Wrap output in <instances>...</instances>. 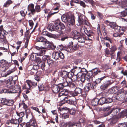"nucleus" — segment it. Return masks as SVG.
<instances>
[{
	"label": "nucleus",
	"mask_w": 127,
	"mask_h": 127,
	"mask_svg": "<svg viewBox=\"0 0 127 127\" xmlns=\"http://www.w3.org/2000/svg\"><path fill=\"white\" fill-rule=\"evenodd\" d=\"M111 84L109 83H104L101 86L100 88L101 89L103 90L107 89V87Z\"/></svg>",
	"instance_id": "c85d7f7f"
},
{
	"label": "nucleus",
	"mask_w": 127,
	"mask_h": 127,
	"mask_svg": "<svg viewBox=\"0 0 127 127\" xmlns=\"http://www.w3.org/2000/svg\"><path fill=\"white\" fill-rule=\"evenodd\" d=\"M14 71L15 70L14 69H12L11 70H9L5 73L4 75L3 76V77H6L7 75L14 72Z\"/></svg>",
	"instance_id": "c9c22d12"
},
{
	"label": "nucleus",
	"mask_w": 127,
	"mask_h": 127,
	"mask_svg": "<svg viewBox=\"0 0 127 127\" xmlns=\"http://www.w3.org/2000/svg\"><path fill=\"white\" fill-rule=\"evenodd\" d=\"M29 25L31 27V29L32 28L33 26L34 25V23L33 22L32 20H29L28 21Z\"/></svg>",
	"instance_id": "5fc2aeb1"
},
{
	"label": "nucleus",
	"mask_w": 127,
	"mask_h": 127,
	"mask_svg": "<svg viewBox=\"0 0 127 127\" xmlns=\"http://www.w3.org/2000/svg\"><path fill=\"white\" fill-rule=\"evenodd\" d=\"M10 92L11 91H9V90L5 89H3L1 91V92H3L5 93H6L7 92Z\"/></svg>",
	"instance_id": "774afa93"
},
{
	"label": "nucleus",
	"mask_w": 127,
	"mask_h": 127,
	"mask_svg": "<svg viewBox=\"0 0 127 127\" xmlns=\"http://www.w3.org/2000/svg\"><path fill=\"white\" fill-rule=\"evenodd\" d=\"M38 87L39 91H42L44 90L45 88L44 85L42 84H39Z\"/></svg>",
	"instance_id": "a19ab883"
},
{
	"label": "nucleus",
	"mask_w": 127,
	"mask_h": 127,
	"mask_svg": "<svg viewBox=\"0 0 127 127\" xmlns=\"http://www.w3.org/2000/svg\"><path fill=\"white\" fill-rule=\"evenodd\" d=\"M56 95H58V97H71V96L75 97L76 96L74 92H68L67 90H63L59 93H56Z\"/></svg>",
	"instance_id": "20e7f679"
},
{
	"label": "nucleus",
	"mask_w": 127,
	"mask_h": 127,
	"mask_svg": "<svg viewBox=\"0 0 127 127\" xmlns=\"http://www.w3.org/2000/svg\"><path fill=\"white\" fill-rule=\"evenodd\" d=\"M76 124L74 123H66L64 127H76L75 125Z\"/></svg>",
	"instance_id": "e433bc0d"
},
{
	"label": "nucleus",
	"mask_w": 127,
	"mask_h": 127,
	"mask_svg": "<svg viewBox=\"0 0 127 127\" xmlns=\"http://www.w3.org/2000/svg\"><path fill=\"white\" fill-rule=\"evenodd\" d=\"M47 39L42 36H40L37 37L36 39L37 42H44L45 43Z\"/></svg>",
	"instance_id": "7c9ffc66"
},
{
	"label": "nucleus",
	"mask_w": 127,
	"mask_h": 127,
	"mask_svg": "<svg viewBox=\"0 0 127 127\" xmlns=\"http://www.w3.org/2000/svg\"><path fill=\"white\" fill-rule=\"evenodd\" d=\"M16 114L17 116H19L20 118H22V117H23L25 115L24 112H23L19 113H18L17 112H16Z\"/></svg>",
	"instance_id": "a18cd8bd"
},
{
	"label": "nucleus",
	"mask_w": 127,
	"mask_h": 127,
	"mask_svg": "<svg viewBox=\"0 0 127 127\" xmlns=\"http://www.w3.org/2000/svg\"><path fill=\"white\" fill-rule=\"evenodd\" d=\"M67 74H68V72L65 71H63L62 72H59V74L61 75L62 76L60 77L58 79H57L56 80V81H58L60 79H62L63 77H67Z\"/></svg>",
	"instance_id": "6ab92c4d"
},
{
	"label": "nucleus",
	"mask_w": 127,
	"mask_h": 127,
	"mask_svg": "<svg viewBox=\"0 0 127 127\" xmlns=\"http://www.w3.org/2000/svg\"><path fill=\"white\" fill-rule=\"evenodd\" d=\"M124 91V89H122L119 90L117 95L115 97V99L116 100H119V99H120L121 98H123L122 97H120V96H121L122 94H123Z\"/></svg>",
	"instance_id": "4be33fe9"
},
{
	"label": "nucleus",
	"mask_w": 127,
	"mask_h": 127,
	"mask_svg": "<svg viewBox=\"0 0 127 127\" xmlns=\"http://www.w3.org/2000/svg\"><path fill=\"white\" fill-rule=\"evenodd\" d=\"M28 10L31 11L32 14L33 15L35 13V9H34V5L33 3H30L28 6Z\"/></svg>",
	"instance_id": "2eb2a0df"
},
{
	"label": "nucleus",
	"mask_w": 127,
	"mask_h": 127,
	"mask_svg": "<svg viewBox=\"0 0 127 127\" xmlns=\"http://www.w3.org/2000/svg\"><path fill=\"white\" fill-rule=\"evenodd\" d=\"M104 40L109 41L110 43H112V41L108 37H105L104 38Z\"/></svg>",
	"instance_id": "338daca9"
},
{
	"label": "nucleus",
	"mask_w": 127,
	"mask_h": 127,
	"mask_svg": "<svg viewBox=\"0 0 127 127\" xmlns=\"http://www.w3.org/2000/svg\"><path fill=\"white\" fill-rule=\"evenodd\" d=\"M47 29L49 31H55L56 29V26H54L53 25L49 24L47 27Z\"/></svg>",
	"instance_id": "c756f323"
},
{
	"label": "nucleus",
	"mask_w": 127,
	"mask_h": 127,
	"mask_svg": "<svg viewBox=\"0 0 127 127\" xmlns=\"http://www.w3.org/2000/svg\"><path fill=\"white\" fill-rule=\"evenodd\" d=\"M78 26L85 25L88 26L90 25L89 23L87 21V19L84 15H80L78 17Z\"/></svg>",
	"instance_id": "39448f33"
},
{
	"label": "nucleus",
	"mask_w": 127,
	"mask_h": 127,
	"mask_svg": "<svg viewBox=\"0 0 127 127\" xmlns=\"http://www.w3.org/2000/svg\"><path fill=\"white\" fill-rule=\"evenodd\" d=\"M27 83L29 87V89H30L31 87H35L37 86V84L36 82L33 81L31 80H27Z\"/></svg>",
	"instance_id": "dca6fc26"
},
{
	"label": "nucleus",
	"mask_w": 127,
	"mask_h": 127,
	"mask_svg": "<svg viewBox=\"0 0 127 127\" xmlns=\"http://www.w3.org/2000/svg\"><path fill=\"white\" fill-rule=\"evenodd\" d=\"M82 89L79 88H76L74 90V94L76 96L78 94L82 93Z\"/></svg>",
	"instance_id": "a878e982"
},
{
	"label": "nucleus",
	"mask_w": 127,
	"mask_h": 127,
	"mask_svg": "<svg viewBox=\"0 0 127 127\" xmlns=\"http://www.w3.org/2000/svg\"><path fill=\"white\" fill-rule=\"evenodd\" d=\"M94 88L93 85L91 83H89L86 84L84 89L86 91H87Z\"/></svg>",
	"instance_id": "a211bd4d"
},
{
	"label": "nucleus",
	"mask_w": 127,
	"mask_h": 127,
	"mask_svg": "<svg viewBox=\"0 0 127 127\" xmlns=\"http://www.w3.org/2000/svg\"><path fill=\"white\" fill-rule=\"evenodd\" d=\"M28 112L27 110V111L25 110V112L26 113V118H28V116L30 115V114H31V112L30 110H28Z\"/></svg>",
	"instance_id": "69168bd1"
},
{
	"label": "nucleus",
	"mask_w": 127,
	"mask_h": 127,
	"mask_svg": "<svg viewBox=\"0 0 127 127\" xmlns=\"http://www.w3.org/2000/svg\"><path fill=\"white\" fill-rule=\"evenodd\" d=\"M1 102L3 105L9 106H12L14 104V101L12 99L2 98Z\"/></svg>",
	"instance_id": "1a4fd4ad"
},
{
	"label": "nucleus",
	"mask_w": 127,
	"mask_h": 127,
	"mask_svg": "<svg viewBox=\"0 0 127 127\" xmlns=\"http://www.w3.org/2000/svg\"><path fill=\"white\" fill-rule=\"evenodd\" d=\"M101 81L99 78L96 79L93 85H94V86H95L97 84L100 83Z\"/></svg>",
	"instance_id": "603ef678"
},
{
	"label": "nucleus",
	"mask_w": 127,
	"mask_h": 127,
	"mask_svg": "<svg viewBox=\"0 0 127 127\" xmlns=\"http://www.w3.org/2000/svg\"><path fill=\"white\" fill-rule=\"evenodd\" d=\"M80 68H81V67H78L77 66H75L72 69V73H76L77 74V73H78L79 72H80Z\"/></svg>",
	"instance_id": "5701e85b"
},
{
	"label": "nucleus",
	"mask_w": 127,
	"mask_h": 127,
	"mask_svg": "<svg viewBox=\"0 0 127 127\" xmlns=\"http://www.w3.org/2000/svg\"><path fill=\"white\" fill-rule=\"evenodd\" d=\"M125 10L121 12V16L124 17L127 15V8H125Z\"/></svg>",
	"instance_id": "79ce46f5"
},
{
	"label": "nucleus",
	"mask_w": 127,
	"mask_h": 127,
	"mask_svg": "<svg viewBox=\"0 0 127 127\" xmlns=\"http://www.w3.org/2000/svg\"><path fill=\"white\" fill-rule=\"evenodd\" d=\"M35 12L36 11L37 12H39L41 11L40 6L39 5H36L35 6Z\"/></svg>",
	"instance_id": "37998d69"
},
{
	"label": "nucleus",
	"mask_w": 127,
	"mask_h": 127,
	"mask_svg": "<svg viewBox=\"0 0 127 127\" xmlns=\"http://www.w3.org/2000/svg\"><path fill=\"white\" fill-rule=\"evenodd\" d=\"M31 115L32 116V118L29 120V122L27 123H29L30 124L36 127H38L36 119L33 115V114L32 112L31 113Z\"/></svg>",
	"instance_id": "ddd939ff"
},
{
	"label": "nucleus",
	"mask_w": 127,
	"mask_h": 127,
	"mask_svg": "<svg viewBox=\"0 0 127 127\" xmlns=\"http://www.w3.org/2000/svg\"><path fill=\"white\" fill-rule=\"evenodd\" d=\"M13 2V1L11 0H8L4 3L3 7H7L10 4L12 3Z\"/></svg>",
	"instance_id": "473e14b6"
},
{
	"label": "nucleus",
	"mask_w": 127,
	"mask_h": 127,
	"mask_svg": "<svg viewBox=\"0 0 127 127\" xmlns=\"http://www.w3.org/2000/svg\"><path fill=\"white\" fill-rule=\"evenodd\" d=\"M1 65V71H3L5 72L6 70L8 69L9 66L8 62L4 60H2L0 61Z\"/></svg>",
	"instance_id": "f8f14e48"
},
{
	"label": "nucleus",
	"mask_w": 127,
	"mask_h": 127,
	"mask_svg": "<svg viewBox=\"0 0 127 127\" xmlns=\"http://www.w3.org/2000/svg\"><path fill=\"white\" fill-rule=\"evenodd\" d=\"M14 88L16 90V92L14 93H18L19 95H20L21 92V88L20 86L18 85H16L14 86Z\"/></svg>",
	"instance_id": "393cba45"
},
{
	"label": "nucleus",
	"mask_w": 127,
	"mask_h": 127,
	"mask_svg": "<svg viewBox=\"0 0 127 127\" xmlns=\"http://www.w3.org/2000/svg\"><path fill=\"white\" fill-rule=\"evenodd\" d=\"M92 104L93 105L95 106L99 104V99L95 98L93 100L92 102Z\"/></svg>",
	"instance_id": "72a5a7b5"
},
{
	"label": "nucleus",
	"mask_w": 127,
	"mask_h": 127,
	"mask_svg": "<svg viewBox=\"0 0 127 127\" xmlns=\"http://www.w3.org/2000/svg\"><path fill=\"white\" fill-rule=\"evenodd\" d=\"M117 119L114 116L109 120V121L111 124H115L117 122Z\"/></svg>",
	"instance_id": "2f4dec72"
},
{
	"label": "nucleus",
	"mask_w": 127,
	"mask_h": 127,
	"mask_svg": "<svg viewBox=\"0 0 127 127\" xmlns=\"http://www.w3.org/2000/svg\"><path fill=\"white\" fill-rule=\"evenodd\" d=\"M59 110L60 111H61L63 110H68L69 111L70 109L67 107H65L63 108L62 107L61 108V107L60 108L59 107Z\"/></svg>",
	"instance_id": "680f3d73"
},
{
	"label": "nucleus",
	"mask_w": 127,
	"mask_h": 127,
	"mask_svg": "<svg viewBox=\"0 0 127 127\" xmlns=\"http://www.w3.org/2000/svg\"><path fill=\"white\" fill-rule=\"evenodd\" d=\"M69 84L68 86L70 88L74 89L75 88L76 86L75 84L72 82L71 81H71L69 82Z\"/></svg>",
	"instance_id": "ea45409f"
},
{
	"label": "nucleus",
	"mask_w": 127,
	"mask_h": 127,
	"mask_svg": "<svg viewBox=\"0 0 127 127\" xmlns=\"http://www.w3.org/2000/svg\"><path fill=\"white\" fill-rule=\"evenodd\" d=\"M78 4H80L81 6H82L84 8H85L86 7V5L85 3L82 1H80Z\"/></svg>",
	"instance_id": "3c124183"
},
{
	"label": "nucleus",
	"mask_w": 127,
	"mask_h": 127,
	"mask_svg": "<svg viewBox=\"0 0 127 127\" xmlns=\"http://www.w3.org/2000/svg\"><path fill=\"white\" fill-rule=\"evenodd\" d=\"M36 74L38 76H41L42 74V71L41 70L38 71L36 72Z\"/></svg>",
	"instance_id": "0e129e2a"
},
{
	"label": "nucleus",
	"mask_w": 127,
	"mask_h": 127,
	"mask_svg": "<svg viewBox=\"0 0 127 127\" xmlns=\"http://www.w3.org/2000/svg\"><path fill=\"white\" fill-rule=\"evenodd\" d=\"M61 19L63 21L67 22L68 27L71 30H73L75 29L76 27L75 24L74 18L71 16L64 15L61 16Z\"/></svg>",
	"instance_id": "f03ea898"
},
{
	"label": "nucleus",
	"mask_w": 127,
	"mask_h": 127,
	"mask_svg": "<svg viewBox=\"0 0 127 127\" xmlns=\"http://www.w3.org/2000/svg\"><path fill=\"white\" fill-rule=\"evenodd\" d=\"M40 50V51L39 53L40 55H39V56H42L43 54H45V53L46 52V50H44L43 47Z\"/></svg>",
	"instance_id": "09e8293b"
},
{
	"label": "nucleus",
	"mask_w": 127,
	"mask_h": 127,
	"mask_svg": "<svg viewBox=\"0 0 127 127\" xmlns=\"http://www.w3.org/2000/svg\"><path fill=\"white\" fill-rule=\"evenodd\" d=\"M7 32L5 30H2L0 31V38H1L0 41L3 44H8V42L6 39L5 35H7Z\"/></svg>",
	"instance_id": "9d476101"
},
{
	"label": "nucleus",
	"mask_w": 127,
	"mask_h": 127,
	"mask_svg": "<svg viewBox=\"0 0 127 127\" xmlns=\"http://www.w3.org/2000/svg\"><path fill=\"white\" fill-rule=\"evenodd\" d=\"M73 38L77 39L78 42L80 43H84L85 40V37L82 35L80 36L79 33L76 31H73L72 33Z\"/></svg>",
	"instance_id": "423d86ee"
},
{
	"label": "nucleus",
	"mask_w": 127,
	"mask_h": 127,
	"mask_svg": "<svg viewBox=\"0 0 127 127\" xmlns=\"http://www.w3.org/2000/svg\"><path fill=\"white\" fill-rule=\"evenodd\" d=\"M124 32V30L120 26V28L117 31V32H119L121 33H123Z\"/></svg>",
	"instance_id": "864d4df0"
},
{
	"label": "nucleus",
	"mask_w": 127,
	"mask_h": 127,
	"mask_svg": "<svg viewBox=\"0 0 127 127\" xmlns=\"http://www.w3.org/2000/svg\"><path fill=\"white\" fill-rule=\"evenodd\" d=\"M42 34L43 35H45L49 37L50 36L49 34H50V33L45 30H43L42 32Z\"/></svg>",
	"instance_id": "49530a36"
},
{
	"label": "nucleus",
	"mask_w": 127,
	"mask_h": 127,
	"mask_svg": "<svg viewBox=\"0 0 127 127\" xmlns=\"http://www.w3.org/2000/svg\"><path fill=\"white\" fill-rule=\"evenodd\" d=\"M118 126L119 127H127V122L119 124Z\"/></svg>",
	"instance_id": "c03bdc74"
},
{
	"label": "nucleus",
	"mask_w": 127,
	"mask_h": 127,
	"mask_svg": "<svg viewBox=\"0 0 127 127\" xmlns=\"http://www.w3.org/2000/svg\"><path fill=\"white\" fill-rule=\"evenodd\" d=\"M39 64H37V65L35 64L33 65L32 67V69L35 70H37L39 69Z\"/></svg>",
	"instance_id": "bf43d9fd"
},
{
	"label": "nucleus",
	"mask_w": 127,
	"mask_h": 127,
	"mask_svg": "<svg viewBox=\"0 0 127 127\" xmlns=\"http://www.w3.org/2000/svg\"><path fill=\"white\" fill-rule=\"evenodd\" d=\"M120 109H115L113 111L111 110V111H112L114 113V116H115L117 114L118 111H120Z\"/></svg>",
	"instance_id": "13d9d810"
},
{
	"label": "nucleus",
	"mask_w": 127,
	"mask_h": 127,
	"mask_svg": "<svg viewBox=\"0 0 127 127\" xmlns=\"http://www.w3.org/2000/svg\"><path fill=\"white\" fill-rule=\"evenodd\" d=\"M10 123L12 124L15 125L18 124L17 119L12 118L10 120Z\"/></svg>",
	"instance_id": "4c0bfd02"
},
{
	"label": "nucleus",
	"mask_w": 127,
	"mask_h": 127,
	"mask_svg": "<svg viewBox=\"0 0 127 127\" xmlns=\"http://www.w3.org/2000/svg\"><path fill=\"white\" fill-rule=\"evenodd\" d=\"M65 27L64 24L61 23H56V38L62 41H64L68 38L67 37H62L63 35L62 30L64 29Z\"/></svg>",
	"instance_id": "f257e3e1"
},
{
	"label": "nucleus",
	"mask_w": 127,
	"mask_h": 127,
	"mask_svg": "<svg viewBox=\"0 0 127 127\" xmlns=\"http://www.w3.org/2000/svg\"><path fill=\"white\" fill-rule=\"evenodd\" d=\"M106 98L104 97H101L99 99V104L100 105H102L104 103H106Z\"/></svg>",
	"instance_id": "f704fd0d"
},
{
	"label": "nucleus",
	"mask_w": 127,
	"mask_h": 127,
	"mask_svg": "<svg viewBox=\"0 0 127 127\" xmlns=\"http://www.w3.org/2000/svg\"><path fill=\"white\" fill-rule=\"evenodd\" d=\"M116 24L115 23L111 22H110L109 24V26L111 28H113L115 26H116Z\"/></svg>",
	"instance_id": "4d7b16f0"
},
{
	"label": "nucleus",
	"mask_w": 127,
	"mask_h": 127,
	"mask_svg": "<svg viewBox=\"0 0 127 127\" xmlns=\"http://www.w3.org/2000/svg\"><path fill=\"white\" fill-rule=\"evenodd\" d=\"M57 47V50H58L59 52H60V51L62 50L66 51V50H65L64 49H66V48L67 47H64L63 45H59ZM58 54L59 55V56H61V55L62 56H64V55L62 53L60 52L59 53H58Z\"/></svg>",
	"instance_id": "aec40b11"
},
{
	"label": "nucleus",
	"mask_w": 127,
	"mask_h": 127,
	"mask_svg": "<svg viewBox=\"0 0 127 127\" xmlns=\"http://www.w3.org/2000/svg\"><path fill=\"white\" fill-rule=\"evenodd\" d=\"M45 45L47 47V48L51 49H54L56 46H55L52 43L50 42L47 40L45 43Z\"/></svg>",
	"instance_id": "f3484780"
},
{
	"label": "nucleus",
	"mask_w": 127,
	"mask_h": 127,
	"mask_svg": "<svg viewBox=\"0 0 127 127\" xmlns=\"http://www.w3.org/2000/svg\"><path fill=\"white\" fill-rule=\"evenodd\" d=\"M35 61L37 62V64H39L42 63V60L38 57H37Z\"/></svg>",
	"instance_id": "6e6d98bb"
},
{
	"label": "nucleus",
	"mask_w": 127,
	"mask_h": 127,
	"mask_svg": "<svg viewBox=\"0 0 127 127\" xmlns=\"http://www.w3.org/2000/svg\"><path fill=\"white\" fill-rule=\"evenodd\" d=\"M61 103H59V104H58V105L59 104V106H62V105L65 103V102H64V101H66V103L70 104L75 105L76 104V101H75L72 100L70 99H68V98L67 97H60Z\"/></svg>",
	"instance_id": "0eeeda50"
},
{
	"label": "nucleus",
	"mask_w": 127,
	"mask_h": 127,
	"mask_svg": "<svg viewBox=\"0 0 127 127\" xmlns=\"http://www.w3.org/2000/svg\"><path fill=\"white\" fill-rule=\"evenodd\" d=\"M80 30L82 33H85L88 36L91 35V34L89 33H90L91 32V31L89 30L88 32L87 29L85 26H81L80 28Z\"/></svg>",
	"instance_id": "4468645a"
},
{
	"label": "nucleus",
	"mask_w": 127,
	"mask_h": 127,
	"mask_svg": "<svg viewBox=\"0 0 127 127\" xmlns=\"http://www.w3.org/2000/svg\"><path fill=\"white\" fill-rule=\"evenodd\" d=\"M93 74L94 75H97L98 73H100L101 72H103L102 71L98 70V68H96L93 69L92 70Z\"/></svg>",
	"instance_id": "cd10ccee"
},
{
	"label": "nucleus",
	"mask_w": 127,
	"mask_h": 127,
	"mask_svg": "<svg viewBox=\"0 0 127 127\" xmlns=\"http://www.w3.org/2000/svg\"><path fill=\"white\" fill-rule=\"evenodd\" d=\"M69 81H68L67 80L65 79L64 82L63 84L61 83L58 84H56V88L57 90V93H58L60 91L62 90L64 87L68 86L69 84Z\"/></svg>",
	"instance_id": "6e6552de"
},
{
	"label": "nucleus",
	"mask_w": 127,
	"mask_h": 127,
	"mask_svg": "<svg viewBox=\"0 0 127 127\" xmlns=\"http://www.w3.org/2000/svg\"><path fill=\"white\" fill-rule=\"evenodd\" d=\"M20 13L22 17H25L26 16V13H25V12L23 10H21L20 12Z\"/></svg>",
	"instance_id": "052dcab7"
},
{
	"label": "nucleus",
	"mask_w": 127,
	"mask_h": 127,
	"mask_svg": "<svg viewBox=\"0 0 127 127\" xmlns=\"http://www.w3.org/2000/svg\"><path fill=\"white\" fill-rule=\"evenodd\" d=\"M112 52H113L115 51L116 49V47L115 46H112L110 48Z\"/></svg>",
	"instance_id": "e2e57ef3"
},
{
	"label": "nucleus",
	"mask_w": 127,
	"mask_h": 127,
	"mask_svg": "<svg viewBox=\"0 0 127 127\" xmlns=\"http://www.w3.org/2000/svg\"><path fill=\"white\" fill-rule=\"evenodd\" d=\"M126 109L124 110L121 111L120 113V116L121 117L123 118L124 116H127V106H126Z\"/></svg>",
	"instance_id": "bb28decb"
},
{
	"label": "nucleus",
	"mask_w": 127,
	"mask_h": 127,
	"mask_svg": "<svg viewBox=\"0 0 127 127\" xmlns=\"http://www.w3.org/2000/svg\"><path fill=\"white\" fill-rule=\"evenodd\" d=\"M68 47L66 48V49H64L66 50L68 52H71L76 49L77 47V44L73 45V43L72 41L70 42L68 44Z\"/></svg>",
	"instance_id": "9b49d317"
},
{
	"label": "nucleus",
	"mask_w": 127,
	"mask_h": 127,
	"mask_svg": "<svg viewBox=\"0 0 127 127\" xmlns=\"http://www.w3.org/2000/svg\"><path fill=\"white\" fill-rule=\"evenodd\" d=\"M73 73H72L73 75L72 76L71 79V80H72L73 81H76L78 79H80L81 81V76L79 77L78 76V73H77L76 75L75 74L74 75Z\"/></svg>",
	"instance_id": "b1692460"
},
{
	"label": "nucleus",
	"mask_w": 127,
	"mask_h": 127,
	"mask_svg": "<svg viewBox=\"0 0 127 127\" xmlns=\"http://www.w3.org/2000/svg\"><path fill=\"white\" fill-rule=\"evenodd\" d=\"M70 114L74 115L76 112V110L72 108L69 109V111Z\"/></svg>",
	"instance_id": "8fccbe9b"
},
{
	"label": "nucleus",
	"mask_w": 127,
	"mask_h": 127,
	"mask_svg": "<svg viewBox=\"0 0 127 127\" xmlns=\"http://www.w3.org/2000/svg\"><path fill=\"white\" fill-rule=\"evenodd\" d=\"M30 37V36H28L26 38V41L25 42V48H26L27 47Z\"/></svg>",
	"instance_id": "de8ad7c7"
},
{
	"label": "nucleus",
	"mask_w": 127,
	"mask_h": 127,
	"mask_svg": "<svg viewBox=\"0 0 127 127\" xmlns=\"http://www.w3.org/2000/svg\"><path fill=\"white\" fill-rule=\"evenodd\" d=\"M115 98V97H113L112 98H106V103H109L113 101L114 99Z\"/></svg>",
	"instance_id": "58836bf2"
},
{
	"label": "nucleus",
	"mask_w": 127,
	"mask_h": 127,
	"mask_svg": "<svg viewBox=\"0 0 127 127\" xmlns=\"http://www.w3.org/2000/svg\"><path fill=\"white\" fill-rule=\"evenodd\" d=\"M80 72H79L78 75V76L81 77V81L82 82H84L86 81L87 82H89L92 80V79L91 75L84 68L81 67L80 69Z\"/></svg>",
	"instance_id": "7ed1b4c3"
},
{
	"label": "nucleus",
	"mask_w": 127,
	"mask_h": 127,
	"mask_svg": "<svg viewBox=\"0 0 127 127\" xmlns=\"http://www.w3.org/2000/svg\"><path fill=\"white\" fill-rule=\"evenodd\" d=\"M49 56H43L42 58L43 59H45L44 61L47 60V63L48 65H50L51 64H53V61L51 59H50L49 58Z\"/></svg>",
	"instance_id": "412c9836"
}]
</instances>
